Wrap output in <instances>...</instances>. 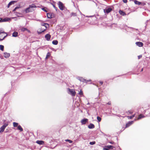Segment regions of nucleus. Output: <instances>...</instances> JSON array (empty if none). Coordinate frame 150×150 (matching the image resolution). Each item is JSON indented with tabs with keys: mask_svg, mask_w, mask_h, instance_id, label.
Masks as SVG:
<instances>
[{
	"mask_svg": "<svg viewBox=\"0 0 150 150\" xmlns=\"http://www.w3.org/2000/svg\"><path fill=\"white\" fill-rule=\"evenodd\" d=\"M36 7V6L34 4H32L31 5H29L28 7L26 8L25 9V12L26 13H28L31 11L30 10V8H35Z\"/></svg>",
	"mask_w": 150,
	"mask_h": 150,
	"instance_id": "nucleus-1",
	"label": "nucleus"
},
{
	"mask_svg": "<svg viewBox=\"0 0 150 150\" xmlns=\"http://www.w3.org/2000/svg\"><path fill=\"white\" fill-rule=\"evenodd\" d=\"M58 6L60 10L62 11L65 8V6L60 1L58 2Z\"/></svg>",
	"mask_w": 150,
	"mask_h": 150,
	"instance_id": "nucleus-2",
	"label": "nucleus"
},
{
	"mask_svg": "<svg viewBox=\"0 0 150 150\" xmlns=\"http://www.w3.org/2000/svg\"><path fill=\"white\" fill-rule=\"evenodd\" d=\"M77 79L83 82H86V83H87L88 81H91V80H87L82 77H79L77 78Z\"/></svg>",
	"mask_w": 150,
	"mask_h": 150,
	"instance_id": "nucleus-3",
	"label": "nucleus"
},
{
	"mask_svg": "<svg viewBox=\"0 0 150 150\" xmlns=\"http://www.w3.org/2000/svg\"><path fill=\"white\" fill-rule=\"evenodd\" d=\"M112 10V8L110 7L106 8L103 10V11L105 13L108 14Z\"/></svg>",
	"mask_w": 150,
	"mask_h": 150,
	"instance_id": "nucleus-4",
	"label": "nucleus"
},
{
	"mask_svg": "<svg viewBox=\"0 0 150 150\" xmlns=\"http://www.w3.org/2000/svg\"><path fill=\"white\" fill-rule=\"evenodd\" d=\"M68 93L69 94H71L72 96H75L76 92L74 91L69 88H68Z\"/></svg>",
	"mask_w": 150,
	"mask_h": 150,
	"instance_id": "nucleus-5",
	"label": "nucleus"
},
{
	"mask_svg": "<svg viewBox=\"0 0 150 150\" xmlns=\"http://www.w3.org/2000/svg\"><path fill=\"white\" fill-rule=\"evenodd\" d=\"M114 147L111 145L108 146L103 148L104 150H109L110 149H113Z\"/></svg>",
	"mask_w": 150,
	"mask_h": 150,
	"instance_id": "nucleus-6",
	"label": "nucleus"
},
{
	"mask_svg": "<svg viewBox=\"0 0 150 150\" xmlns=\"http://www.w3.org/2000/svg\"><path fill=\"white\" fill-rule=\"evenodd\" d=\"M47 16L48 18H51L53 17L54 14L52 13H47Z\"/></svg>",
	"mask_w": 150,
	"mask_h": 150,
	"instance_id": "nucleus-7",
	"label": "nucleus"
},
{
	"mask_svg": "<svg viewBox=\"0 0 150 150\" xmlns=\"http://www.w3.org/2000/svg\"><path fill=\"white\" fill-rule=\"evenodd\" d=\"M45 38L47 40L49 41L50 40L51 35L49 34H47L45 35Z\"/></svg>",
	"mask_w": 150,
	"mask_h": 150,
	"instance_id": "nucleus-8",
	"label": "nucleus"
},
{
	"mask_svg": "<svg viewBox=\"0 0 150 150\" xmlns=\"http://www.w3.org/2000/svg\"><path fill=\"white\" fill-rule=\"evenodd\" d=\"M88 120L87 119H83L81 121V122L82 125H85L88 121Z\"/></svg>",
	"mask_w": 150,
	"mask_h": 150,
	"instance_id": "nucleus-9",
	"label": "nucleus"
},
{
	"mask_svg": "<svg viewBox=\"0 0 150 150\" xmlns=\"http://www.w3.org/2000/svg\"><path fill=\"white\" fill-rule=\"evenodd\" d=\"M133 121H131L127 123L126 124V127H127L132 125L134 123Z\"/></svg>",
	"mask_w": 150,
	"mask_h": 150,
	"instance_id": "nucleus-10",
	"label": "nucleus"
},
{
	"mask_svg": "<svg viewBox=\"0 0 150 150\" xmlns=\"http://www.w3.org/2000/svg\"><path fill=\"white\" fill-rule=\"evenodd\" d=\"M46 30V29H42V28L38 30L37 31V33L38 34H41L42 32H44Z\"/></svg>",
	"mask_w": 150,
	"mask_h": 150,
	"instance_id": "nucleus-11",
	"label": "nucleus"
},
{
	"mask_svg": "<svg viewBox=\"0 0 150 150\" xmlns=\"http://www.w3.org/2000/svg\"><path fill=\"white\" fill-rule=\"evenodd\" d=\"M4 56L6 58H8L10 56V54L6 52H4Z\"/></svg>",
	"mask_w": 150,
	"mask_h": 150,
	"instance_id": "nucleus-12",
	"label": "nucleus"
},
{
	"mask_svg": "<svg viewBox=\"0 0 150 150\" xmlns=\"http://www.w3.org/2000/svg\"><path fill=\"white\" fill-rule=\"evenodd\" d=\"M0 22H6L10 20V18H6L4 19H2V18H0Z\"/></svg>",
	"mask_w": 150,
	"mask_h": 150,
	"instance_id": "nucleus-13",
	"label": "nucleus"
},
{
	"mask_svg": "<svg viewBox=\"0 0 150 150\" xmlns=\"http://www.w3.org/2000/svg\"><path fill=\"white\" fill-rule=\"evenodd\" d=\"M136 44L139 47H141L143 46V43L141 42H136Z\"/></svg>",
	"mask_w": 150,
	"mask_h": 150,
	"instance_id": "nucleus-14",
	"label": "nucleus"
},
{
	"mask_svg": "<svg viewBox=\"0 0 150 150\" xmlns=\"http://www.w3.org/2000/svg\"><path fill=\"white\" fill-rule=\"evenodd\" d=\"M36 142L39 144L40 145H43L44 144V141L41 140H37V141Z\"/></svg>",
	"mask_w": 150,
	"mask_h": 150,
	"instance_id": "nucleus-15",
	"label": "nucleus"
},
{
	"mask_svg": "<svg viewBox=\"0 0 150 150\" xmlns=\"http://www.w3.org/2000/svg\"><path fill=\"white\" fill-rule=\"evenodd\" d=\"M16 1H10L8 5V7L9 8V6L12 4H14L15 3H16Z\"/></svg>",
	"mask_w": 150,
	"mask_h": 150,
	"instance_id": "nucleus-16",
	"label": "nucleus"
},
{
	"mask_svg": "<svg viewBox=\"0 0 150 150\" xmlns=\"http://www.w3.org/2000/svg\"><path fill=\"white\" fill-rule=\"evenodd\" d=\"M88 127L89 129H93L95 127V126L93 124L90 123L88 125Z\"/></svg>",
	"mask_w": 150,
	"mask_h": 150,
	"instance_id": "nucleus-17",
	"label": "nucleus"
},
{
	"mask_svg": "<svg viewBox=\"0 0 150 150\" xmlns=\"http://www.w3.org/2000/svg\"><path fill=\"white\" fill-rule=\"evenodd\" d=\"M145 117L142 114H140L139 116V117L137 118V120H139L140 119H141L142 118H144Z\"/></svg>",
	"mask_w": 150,
	"mask_h": 150,
	"instance_id": "nucleus-18",
	"label": "nucleus"
},
{
	"mask_svg": "<svg viewBox=\"0 0 150 150\" xmlns=\"http://www.w3.org/2000/svg\"><path fill=\"white\" fill-rule=\"evenodd\" d=\"M18 33L17 32H14L12 34V36L13 37H16L18 35Z\"/></svg>",
	"mask_w": 150,
	"mask_h": 150,
	"instance_id": "nucleus-19",
	"label": "nucleus"
},
{
	"mask_svg": "<svg viewBox=\"0 0 150 150\" xmlns=\"http://www.w3.org/2000/svg\"><path fill=\"white\" fill-rule=\"evenodd\" d=\"M134 3L136 4H137L138 5H140L141 4V2H139L136 0H135L134 1Z\"/></svg>",
	"mask_w": 150,
	"mask_h": 150,
	"instance_id": "nucleus-20",
	"label": "nucleus"
},
{
	"mask_svg": "<svg viewBox=\"0 0 150 150\" xmlns=\"http://www.w3.org/2000/svg\"><path fill=\"white\" fill-rule=\"evenodd\" d=\"M135 116V114H134L132 115V116H127V118L129 119H132L133 117H134Z\"/></svg>",
	"mask_w": 150,
	"mask_h": 150,
	"instance_id": "nucleus-21",
	"label": "nucleus"
},
{
	"mask_svg": "<svg viewBox=\"0 0 150 150\" xmlns=\"http://www.w3.org/2000/svg\"><path fill=\"white\" fill-rule=\"evenodd\" d=\"M5 128L3 126H2L1 127V128H0V132L1 133V132H3Z\"/></svg>",
	"mask_w": 150,
	"mask_h": 150,
	"instance_id": "nucleus-22",
	"label": "nucleus"
},
{
	"mask_svg": "<svg viewBox=\"0 0 150 150\" xmlns=\"http://www.w3.org/2000/svg\"><path fill=\"white\" fill-rule=\"evenodd\" d=\"M58 43V42L57 40H53L52 42V43L54 45H57Z\"/></svg>",
	"mask_w": 150,
	"mask_h": 150,
	"instance_id": "nucleus-23",
	"label": "nucleus"
},
{
	"mask_svg": "<svg viewBox=\"0 0 150 150\" xmlns=\"http://www.w3.org/2000/svg\"><path fill=\"white\" fill-rule=\"evenodd\" d=\"M21 31L22 32H24L27 30V28H25L23 27L20 29Z\"/></svg>",
	"mask_w": 150,
	"mask_h": 150,
	"instance_id": "nucleus-24",
	"label": "nucleus"
},
{
	"mask_svg": "<svg viewBox=\"0 0 150 150\" xmlns=\"http://www.w3.org/2000/svg\"><path fill=\"white\" fill-rule=\"evenodd\" d=\"M119 13L122 16H125L126 15L125 13L122 11L120 10L119 11Z\"/></svg>",
	"mask_w": 150,
	"mask_h": 150,
	"instance_id": "nucleus-25",
	"label": "nucleus"
},
{
	"mask_svg": "<svg viewBox=\"0 0 150 150\" xmlns=\"http://www.w3.org/2000/svg\"><path fill=\"white\" fill-rule=\"evenodd\" d=\"M18 129L20 130L21 131H23V128L20 125H18Z\"/></svg>",
	"mask_w": 150,
	"mask_h": 150,
	"instance_id": "nucleus-26",
	"label": "nucleus"
},
{
	"mask_svg": "<svg viewBox=\"0 0 150 150\" xmlns=\"http://www.w3.org/2000/svg\"><path fill=\"white\" fill-rule=\"evenodd\" d=\"M13 125L14 127H16L18 126V123L16 122H13Z\"/></svg>",
	"mask_w": 150,
	"mask_h": 150,
	"instance_id": "nucleus-27",
	"label": "nucleus"
},
{
	"mask_svg": "<svg viewBox=\"0 0 150 150\" xmlns=\"http://www.w3.org/2000/svg\"><path fill=\"white\" fill-rule=\"evenodd\" d=\"M4 46L2 45H0V49L1 51H4Z\"/></svg>",
	"mask_w": 150,
	"mask_h": 150,
	"instance_id": "nucleus-28",
	"label": "nucleus"
},
{
	"mask_svg": "<svg viewBox=\"0 0 150 150\" xmlns=\"http://www.w3.org/2000/svg\"><path fill=\"white\" fill-rule=\"evenodd\" d=\"M65 141L66 142H69L70 143H71L73 142V141L72 140L69 139H65Z\"/></svg>",
	"mask_w": 150,
	"mask_h": 150,
	"instance_id": "nucleus-29",
	"label": "nucleus"
},
{
	"mask_svg": "<svg viewBox=\"0 0 150 150\" xmlns=\"http://www.w3.org/2000/svg\"><path fill=\"white\" fill-rule=\"evenodd\" d=\"M51 4L53 6V7L55 8L56 11H57V7H56L55 6V4H52V3Z\"/></svg>",
	"mask_w": 150,
	"mask_h": 150,
	"instance_id": "nucleus-30",
	"label": "nucleus"
},
{
	"mask_svg": "<svg viewBox=\"0 0 150 150\" xmlns=\"http://www.w3.org/2000/svg\"><path fill=\"white\" fill-rule=\"evenodd\" d=\"M8 125V123L6 122L4 124L2 125L5 128Z\"/></svg>",
	"mask_w": 150,
	"mask_h": 150,
	"instance_id": "nucleus-31",
	"label": "nucleus"
},
{
	"mask_svg": "<svg viewBox=\"0 0 150 150\" xmlns=\"http://www.w3.org/2000/svg\"><path fill=\"white\" fill-rule=\"evenodd\" d=\"M97 119L98 122H100L101 120V118L99 116H97Z\"/></svg>",
	"mask_w": 150,
	"mask_h": 150,
	"instance_id": "nucleus-32",
	"label": "nucleus"
},
{
	"mask_svg": "<svg viewBox=\"0 0 150 150\" xmlns=\"http://www.w3.org/2000/svg\"><path fill=\"white\" fill-rule=\"evenodd\" d=\"M50 52H48L45 58L46 59H47L50 56Z\"/></svg>",
	"mask_w": 150,
	"mask_h": 150,
	"instance_id": "nucleus-33",
	"label": "nucleus"
},
{
	"mask_svg": "<svg viewBox=\"0 0 150 150\" xmlns=\"http://www.w3.org/2000/svg\"><path fill=\"white\" fill-rule=\"evenodd\" d=\"M71 16H77V14L75 13H72L71 14Z\"/></svg>",
	"mask_w": 150,
	"mask_h": 150,
	"instance_id": "nucleus-34",
	"label": "nucleus"
},
{
	"mask_svg": "<svg viewBox=\"0 0 150 150\" xmlns=\"http://www.w3.org/2000/svg\"><path fill=\"white\" fill-rule=\"evenodd\" d=\"M47 25L48 26H49V25L47 23H41V25L42 26H44L45 25Z\"/></svg>",
	"mask_w": 150,
	"mask_h": 150,
	"instance_id": "nucleus-35",
	"label": "nucleus"
},
{
	"mask_svg": "<svg viewBox=\"0 0 150 150\" xmlns=\"http://www.w3.org/2000/svg\"><path fill=\"white\" fill-rule=\"evenodd\" d=\"M96 143V142L95 141L91 142H90L89 143V144L91 145H93L94 144Z\"/></svg>",
	"mask_w": 150,
	"mask_h": 150,
	"instance_id": "nucleus-36",
	"label": "nucleus"
},
{
	"mask_svg": "<svg viewBox=\"0 0 150 150\" xmlns=\"http://www.w3.org/2000/svg\"><path fill=\"white\" fill-rule=\"evenodd\" d=\"M19 8V7L18 6H17L16 7H15V8L13 10V12H14L16 10V9H18V8Z\"/></svg>",
	"mask_w": 150,
	"mask_h": 150,
	"instance_id": "nucleus-37",
	"label": "nucleus"
},
{
	"mask_svg": "<svg viewBox=\"0 0 150 150\" xmlns=\"http://www.w3.org/2000/svg\"><path fill=\"white\" fill-rule=\"evenodd\" d=\"M79 94L80 95H82L83 94V91L82 90H80V92H79Z\"/></svg>",
	"mask_w": 150,
	"mask_h": 150,
	"instance_id": "nucleus-38",
	"label": "nucleus"
},
{
	"mask_svg": "<svg viewBox=\"0 0 150 150\" xmlns=\"http://www.w3.org/2000/svg\"><path fill=\"white\" fill-rule=\"evenodd\" d=\"M128 112L130 114H132L133 113V111L131 110L128 111Z\"/></svg>",
	"mask_w": 150,
	"mask_h": 150,
	"instance_id": "nucleus-39",
	"label": "nucleus"
},
{
	"mask_svg": "<svg viewBox=\"0 0 150 150\" xmlns=\"http://www.w3.org/2000/svg\"><path fill=\"white\" fill-rule=\"evenodd\" d=\"M42 10L46 12H47V11L44 8H42Z\"/></svg>",
	"mask_w": 150,
	"mask_h": 150,
	"instance_id": "nucleus-40",
	"label": "nucleus"
},
{
	"mask_svg": "<svg viewBox=\"0 0 150 150\" xmlns=\"http://www.w3.org/2000/svg\"><path fill=\"white\" fill-rule=\"evenodd\" d=\"M95 15L93 16H86V17H93Z\"/></svg>",
	"mask_w": 150,
	"mask_h": 150,
	"instance_id": "nucleus-41",
	"label": "nucleus"
},
{
	"mask_svg": "<svg viewBox=\"0 0 150 150\" xmlns=\"http://www.w3.org/2000/svg\"><path fill=\"white\" fill-rule=\"evenodd\" d=\"M109 142V143H110V144H113L114 143V142H113V141H112V142Z\"/></svg>",
	"mask_w": 150,
	"mask_h": 150,
	"instance_id": "nucleus-42",
	"label": "nucleus"
},
{
	"mask_svg": "<svg viewBox=\"0 0 150 150\" xmlns=\"http://www.w3.org/2000/svg\"><path fill=\"white\" fill-rule=\"evenodd\" d=\"M123 1L124 3H126L127 2V0H123Z\"/></svg>",
	"mask_w": 150,
	"mask_h": 150,
	"instance_id": "nucleus-43",
	"label": "nucleus"
},
{
	"mask_svg": "<svg viewBox=\"0 0 150 150\" xmlns=\"http://www.w3.org/2000/svg\"><path fill=\"white\" fill-rule=\"evenodd\" d=\"M100 83L101 84V85H102L103 84V81H100Z\"/></svg>",
	"mask_w": 150,
	"mask_h": 150,
	"instance_id": "nucleus-44",
	"label": "nucleus"
},
{
	"mask_svg": "<svg viewBox=\"0 0 150 150\" xmlns=\"http://www.w3.org/2000/svg\"><path fill=\"white\" fill-rule=\"evenodd\" d=\"M26 31H27L28 33H30V30H28L27 29V30H26Z\"/></svg>",
	"mask_w": 150,
	"mask_h": 150,
	"instance_id": "nucleus-45",
	"label": "nucleus"
},
{
	"mask_svg": "<svg viewBox=\"0 0 150 150\" xmlns=\"http://www.w3.org/2000/svg\"><path fill=\"white\" fill-rule=\"evenodd\" d=\"M142 57V56L141 55H139L138 56V59H139L140 57Z\"/></svg>",
	"mask_w": 150,
	"mask_h": 150,
	"instance_id": "nucleus-46",
	"label": "nucleus"
},
{
	"mask_svg": "<svg viewBox=\"0 0 150 150\" xmlns=\"http://www.w3.org/2000/svg\"><path fill=\"white\" fill-rule=\"evenodd\" d=\"M44 26L46 28L45 29H47V25H45Z\"/></svg>",
	"mask_w": 150,
	"mask_h": 150,
	"instance_id": "nucleus-47",
	"label": "nucleus"
},
{
	"mask_svg": "<svg viewBox=\"0 0 150 150\" xmlns=\"http://www.w3.org/2000/svg\"><path fill=\"white\" fill-rule=\"evenodd\" d=\"M108 105H110V104H111V103H109H109H108Z\"/></svg>",
	"mask_w": 150,
	"mask_h": 150,
	"instance_id": "nucleus-48",
	"label": "nucleus"
},
{
	"mask_svg": "<svg viewBox=\"0 0 150 150\" xmlns=\"http://www.w3.org/2000/svg\"><path fill=\"white\" fill-rule=\"evenodd\" d=\"M148 21V20H147V21H146V24L147 23Z\"/></svg>",
	"mask_w": 150,
	"mask_h": 150,
	"instance_id": "nucleus-49",
	"label": "nucleus"
},
{
	"mask_svg": "<svg viewBox=\"0 0 150 150\" xmlns=\"http://www.w3.org/2000/svg\"><path fill=\"white\" fill-rule=\"evenodd\" d=\"M89 104H90V103H87V105H89Z\"/></svg>",
	"mask_w": 150,
	"mask_h": 150,
	"instance_id": "nucleus-50",
	"label": "nucleus"
},
{
	"mask_svg": "<svg viewBox=\"0 0 150 150\" xmlns=\"http://www.w3.org/2000/svg\"><path fill=\"white\" fill-rule=\"evenodd\" d=\"M143 70V69H142L141 71H142Z\"/></svg>",
	"mask_w": 150,
	"mask_h": 150,
	"instance_id": "nucleus-51",
	"label": "nucleus"
},
{
	"mask_svg": "<svg viewBox=\"0 0 150 150\" xmlns=\"http://www.w3.org/2000/svg\"><path fill=\"white\" fill-rule=\"evenodd\" d=\"M0 37H0L1 38V37H2V36H0Z\"/></svg>",
	"mask_w": 150,
	"mask_h": 150,
	"instance_id": "nucleus-52",
	"label": "nucleus"
}]
</instances>
